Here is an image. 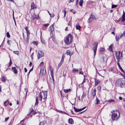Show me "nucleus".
Instances as JSON below:
<instances>
[{"mask_svg":"<svg viewBox=\"0 0 125 125\" xmlns=\"http://www.w3.org/2000/svg\"><path fill=\"white\" fill-rule=\"evenodd\" d=\"M73 40V37L72 36L69 34L64 38V41L66 44L69 45L72 43Z\"/></svg>","mask_w":125,"mask_h":125,"instance_id":"1","label":"nucleus"},{"mask_svg":"<svg viewBox=\"0 0 125 125\" xmlns=\"http://www.w3.org/2000/svg\"><path fill=\"white\" fill-rule=\"evenodd\" d=\"M120 116V114L119 111L117 110H116L113 111L112 114V119L113 120L115 119V118H117Z\"/></svg>","mask_w":125,"mask_h":125,"instance_id":"2","label":"nucleus"},{"mask_svg":"<svg viewBox=\"0 0 125 125\" xmlns=\"http://www.w3.org/2000/svg\"><path fill=\"white\" fill-rule=\"evenodd\" d=\"M47 92L44 91L41 92L39 95V99L41 101L42 98L44 99L46 98L47 96Z\"/></svg>","mask_w":125,"mask_h":125,"instance_id":"3","label":"nucleus"},{"mask_svg":"<svg viewBox=\"0 0 125 125\" xmlns=\"http://www.w3.org/2000/svg\"><path fill=\"white\" fill-rule=\"evenodd\" d=\"M122 81V79L121 78H120L117 80L116 82V85L118 86L122 87V85L123 84Z\"/></svg>","mask_w":125,"mask_h":125,"instance_id":"4","label":"nucleus"},{"mask_svg":"<svg viewBox=\"0 0 125 125\" xmlns=\"http://www.w3.org/2000/svg\"><path fill=\"white\" fill-rule=\"evenodd\" d=\"M116 52V56L118 62L120 61V59L121 58L122 53H121L120 51H118V52Z\"/></svg>","mask_w":125,"mask_h":125,"instance_id":"5","label":"nucleus"},{"mask_svg":"<svg viewBox=\"0 0 125 125\" xmlns=\"http://www.w3.org/2000/svg\"><path fill=\"white\" fill-rule=\"evenodd\" d=\"M98 44V42H96L94 43V44H93V45H94V47L93 48V49L94 50V56H95L96 54Z\"/></svg>","mask_w":125,"mask_h":125,"instance_id":"6","label":"nucleus"},{"mask_svg":"<svg viewBox=\"0 0 125 125\" xmlns=\"http://www.w3.org/2000/svg\"><path fill=\"white\" fill-rule=\"evenodd\" d=\"M44 56L43 52L41 51H39L38 52V58L39 59Z\"/></svg>","mask_w":125,"mask_h":125,"instance_id":"7","label":"nucleus"},{"mask_svg":"<svg viewBox=\"0 0 125 125\" xmlns=\"http://www.w3.org/2000/svg\"><path fill=\"white\" fill-rule=\"evenodd\" d=\"M51 77L52 78H50V84L51 86V85H53L54 84V76H53V77L51 76Z\"/></svg>","mask_w":125,"mask_h":125,"instance_id":"8","label":"nucleus"},{"mask_svg":"<svg viewBox=\"0 0 125 125\" xmlns=\"http://www.w3.org/2000/svg\"><path fill=\"white\" fill-rule=\"evenodd\" d=\"M86 108V107H84L82 108L78 109L76 108L75 107H73V109L74 111L76 112H78L81 111L83 110L84 108Z\"/></svg>","mask_w":125,"mask_h":125,"instance_id":"9","label":"nucleus"},{"mask_svg":"<svg viewBox=\"0 0 125 125\" xmlns=\"http://www.w3.org/2000/svg\"><path fill=\"white\" fill-rule=\"evenodd\" d=\"M46 74V71L45 70L44 71V69H41L40 74L42 76L45 75Z\"/></svg>","mask_w":125,"mask_h":125,"instance_id":"10","label":"nucleus"},{"mask_svg":"<svg viewBox=\"0 0 125 125\" xmlns=\"http://www.w3.org/2000/svg\"><path fill=\"white\" fill-rule=\"evenodd\" d=\"M30 112L29 114L27 115V116H28L30 115L31 113H32L33 115H35L36 114V113L35 112H34V110L32 108H30Z\"/></svg>","mask_w":125,"mask_h":125,"instance_id":"11","label":"nucleus"},{"mask_svg":"<svg viewBox=\"0 0 125 125\" xmlns=\"http://www.w3.org/2000/svg\"><path fill=\"white\" fill-rule=\"evenodd\" d=\"M102 57H103V60L104 61H106L108 58V56H107L104 54H103L102 55Z\"/></svg>","mask_w":125,"mask_h":125,"instance_id":"12","label":"nucleus"},{"mask_svg":"<svg viewBox=\"0 0 125 125\" xmlns=\"http://www.w3.org/2000/svg\"><path fill=\"white\" fill-rule=\"evenodd\" d=\"M27 38L24 40V44H28L29 43V37L28 36V34H27Z\"/></svg>","mask_w":125,"mask_h":125,"instance_id":"13","label":"nucleus"},{"mask_svg":"<svg viewBox=\"0 0 125 125\" xmlns=\"http://www.w3.org/2000/svg\"><path fill=\"white\" fill-rule=\"evenodd\" d=\"M117 64L121 71L122 72L124 73L125 74V72L124 71V70L122 69V68L121 67L118 62H117Z\"/></svg>","mask_w":125,"mask_h":125,"instance_id":"14","label":"nucleus"},{"mask_svg":"<svg viewBox=\"0 0 125 125\" xmlns=\"http://www.w3.org/2000/svg\"><path fill=\"white\" fill-rule=\"evenodd\" d=\"M92 16V13L90 15V17L88 19V22L89 23H90V22H92L93 21V18H92L91 16Z\"/></svg>","mask_w":125,"mask_h":125,"instance_id":"15","label":"nucleus"},{"mask_svg":"<svg viewBox=\"0 0 125 125\" xmlns=\"http://www.w3.org/2000/svg\"><path fill=\"white\" fill-rule=\"evenodd\" d=\"M31 9H34V8H37V6L36 7L35 5L34 4V3L32 2L31 3Z\"/></svg>","mask_w":125,"mask_h":125,"instance_id":"16","label":"nucleus"},{"mask_svg":"<svg viewBox=\"0 0 125 125\" xmlns=\"http://www.w3.org/2000/svg\"><path fill=\"white\" fill-rule=\"evenodd\" d=\"M54 24L52 25L49 28V30L51 32L53 29Z\"/></svg>","mask_w":125,"mask_h":125,"instance_id":"17","label":"nucleus"},{"mask_svg":"<svg viewBox=\"0 0 125 125\" xmlns=\"http://www.w3.org/2000/svg\"><path fill=\"white\" fill-rule=\"evenodd\" d=\"M12 69L13 70L15 74H16L17 73L18 71L15 67H12Z\"/></svg>","mask_w":125,"mask_h":125,"instance_id":"18","label":"nucleus"},{"mask_svg":"<svg viewBox=\"0 0 125 125\" xmlns=\"http://www.w3.org/2000/svg\"><path fill=\"white\" fill-rule=\"evenodd\" d=\"M68 123L70 124H72L73 123V121L72 118H69L68 120Z\"/></svg>","mask_w":125,"mask_h":125,"instance_id":"19","label":"nucleus"},{"mask_svg":"<svg viewBox=\"0 0 125 125\" xmlns=\"http://www.w3.org/2000/svg\"><path fill=\"white\" fill-rule=\"evenodd\" d=\"M95 85H97L100 82V81L96 79H95Z\"/></svg>","mask_w":125,"mask_h":125,"instance_id":"20","label":"nucleus"},{"mask_svg":"<svg viewBox=\"0 0 125 125\" xmlns=\"http://www.w3.org/2000/svg\"><path fill=\"white\" fill-rule=\"evenodd\" d=\"M56 111L59 112V113H62V114H65L67 115H68V114H67V113H66L64 112H63V111H60L59 110H57V109L56 110Z\"/></svg>","mask_w":125,"mask_h":125,"instance_id":"21","label":"nucleus"},{"mask_svg":"<svg viewBox=\"0 0 125 125\" xmlns=\"http://www.w3.org/2000/svg\"><path fill=\"white\" fill-rule=\"evenodd\" d=\"M100 101L96 97V100L95 101V104H98L99 103Z\"/></svg>","mask_w":125,"mask_h":125,"instance_id":"22","label":"nucleus"},{"mask_svg":"<svg viewBox=\"0 0 125 125\" xmlns=\"http://www.w3.org/2000/svg\"><path fill=\"white\" fill-rule=\"evenodd\" d=\"M37 15L36 14H34L33 15H32L31 19L32 20H34L36 18Z\"/></svg>","mask_w":125,"mask_h":125,"instance_id":"23","label":"nucleus"},{"mask_svg":"<svg viewBox=\"0 0 125 125\" xmlns=\"http://www.w3.org/2000/svg\"><path fill=\"white\" fill-rule=\"evenodd\" d=\"M108 102H110V103H113L115 102V101L113 100L110 99L108 100Z\"/></svg>","mask_w":125,"mask_h":125,"instance_id":"24","label":"nucleus"},{"mask_svg":"<svg viewBox=\"0 0 125 125\" xmlns=\"http://www.w3.org/2000/svg\"><path fill=\"white\" fill-rule=\"evenodd\" d=\"M25 29L26 30V31L27 33V34H28V36L29 35V31L28 30V28L27 27H26L25 28Z\"/></svg>","mask_w":125,"mask_h":125,"instance_id":"25","label":"nucleus"},{"mask_svg":"<svg viewBox=\"0 0 125 125\" xmlns=\"http://www.w3.org/2000/svg\"><path fill=\"white\" fill-rule=\"evenodd\" d=\"M79 70L78 69L74 68L73 69L72 72L73 73H75L78 71Z\"/></svg>","mask_w":125,"mask_h":125,"instance_id":"26","label":"nucleus"},{"mask_svg":"<svg viewBox=\"0 0 125 125\" xmlns=\"http://www.w3.org/2000/svg\"><path fill=\"white\" fill-rule=\"evenodd\" d=\"M105 50L104 48H101L99 50V51L100 52H104Z\"/></svg>","mask_w":125,"mask_h":125,"instance_id":"27","label":"nucleus"},{"mask_svg":"<svg viewBox=\"0 0 125 125\" xmlns=\"http://www.w3.org/2000/svg\"><path fill=\"white\" fill-rule=\"evenodd\" d=\"M50 71H51V76L52 77H53V76H54L53 73V71L52 68H51L50 69Z\"/></svg>","mask_w":125,"mask_h":125,"instance_id":"28","label":"nucleus"},{"mask_svg":"<svg viewBox=\"0 0 125 125\" xmlns=\"http://www.w3.org/2000/svg\"><path fill=\"white\" fill-rule=\"evenodd\" d=\"M76 29L79 30L80 29V26L78 24H77L76 26Z\"/></svg>","mask_w":125,"mask_h":125,"instance_id":"29","label":"nucleus"},{"mask_svg":"<svg viewBox=\"0 0 125 125\" xmlns=\"http://www.w3.org/2000/svg\"><path fill=\"white\" fill-rule=\"evenodd\" d=\"M83 0H80L79 3V4L80 6H82L83 5Z\"/></svg>","mask_w":125,"mask_h":125,"instance_id":"30","label":"nucleus"},{"mask_svg":"<svg viewBox=\"0 0 125 125\" xmlns=\"http://www.w3.org/2000/svg\"><path fill=\"white\" fill-rule=\"evenodd\" d=\"M71 91L70 89H64V91L65 93H68L69 92Z\"/></svg>","mask_w":125,"mask_h":125,"instance_id":"31","label":"nucleus"},{"mask_svg":"<svg viewBox=\"0 0 125 125\" xmlns=\"http://www.w3.org/2000/svg\"><path fill=\"white\" fill-rule=\"evenodd\" d=\"M112 45H111L109 47V50L111 52H113V50L112 49Z\"/></svg>","mask_w":125,"mask_h":125,"instance_id":"32","label":"nucleus"},{"mask_svg":"<svg viewBox=\"0 0 125 125\" xmlns=\"http://www.w3.org/2000/svg\"><path fill=\"white\" fill-rule=\"evenodd\" d=\"M64 57L63 56V55L62 57L61 60L60 62V64H62V63L63 62V60H64Z\"/></svg>","mask_w":125,"mask_h":125,"instance_id":"33","label":"nucleus"},{"mask_svg":"<svg viewBox=\"0 0 125 125\" xmlns=\"http://www.w3.org/2000/svg\"><path fill=\"white\" fill-rule=\"evenodd\" d=\"M9 103V102L8 101H6L4 103V105L5 106H6L8 105Z\"/></svg>","mask_w":125,"mask_h":125,"instance_id":"34","label":"nucleus"},{"mask_svg":"<svg viewBox=\"0 0 125 125\" xmlns=\"http://www.w3.org/2000/svg\"><path fill=\"white\" fill-rule=\"evenodd\" d=\"M38 103V97H36V102H35V105H37Z\"/></svg>","mask_w":125,"mask_h":125,"instance_id":"35","label":"nucleus"},{"mask_svg":"<svg viewBox=\"0 0 125 125\" xmlns=\"http://www.w3.org/2000/svg\"><path fill=\"white\" fill-rule=\"evenodd\" d=\"M62 12H63L64 13V17L65 18V17L66 16V11L64 9L62 10Z\"/></svg>","mask_w":125,"mask_h":125,"instance_id":"36","label":"nucleus"},{"mask_svg":"<svg viewBox=\"0 0 125 125\" xmlns=\"http://www.w3.org/2000/svg\"><path fill=\"white\" fill-rule=\"evenodd\" d=\"M6 80V78L4 76H3L2 79V81L3 82H5Z\"/></svg>","mask_w":125,"mask_h":125,"instance_id":"37","label":"nucleus"},{"mask_svg":"<svg viewBox=\"0 0 125 125\" xmlns=\"http://www.w3.org/2000/svg\"><path fill=\"white\" fill-rule=\"evenodd\" d=\"M48 12V13L49 14V15H50V17H51L53 18L54 16V14H51L49 12V11H47Z\"/></svg>","mask_w":125,"mask_h":125,"instance_id":"38","label":"nucleus"},{"mask_svg":"<svg viewBox=\"0 0 125 125\" xmlns=\"http://www.w3.org/2000/svg\"><path fill=\"white\" fill-rule=\"evenodd\" d=\"M96 91V89H94V91L93 93V96H94L95 95Z\"/></svg>","mask_w":125,"mask_h":125,"instance_id":"39","label":"nucleus"},{"mask_svg":"<svg viewBox=\"0 0 125 125\" xmlns=\"http://www.w3.org/2000/svg\"><path fill=\"white\" fill-rule=\"evenodd\" d=\"M117 5H115L114 4H113L112 6V8H116Z\"/></svg>","mask_w":125,"mask_h":125,"instance_id":"40","label":"nucleus"},{"mask_svg":"<svg viewBox=\"0 0 125 125\" xmlns=\"http://www.w3.org/2000/svg\"><path fill=\"white\" fill-rule=\"evenodd\" d=\"M45 123L43 121H42L40 122L39 125H43Z\"/></svg>","mask_w":125,"mask_h":125,"instance_id":"41","label":"nucleus"},{"mask_svg":"<svg viewBox=\"0 0 125 125\" xmlns=\"http://www.w3.org/2000/svg\"><path fill=\"white\" fill-rule=\"evenodd\" d=\"M125 35V31H124L123 34L121 35L120 37L121 38L123 36H124Z\"/></svg>","mask_w":125,"mask_h":125,"instance_id":"42","label":"nucleus"},{"mask_svg":"<svg viewBox=\"0 0 125 125\" xmlns=\"http://www.w3.org/2000/svg\"><path fill=\"white\" fill-rule=\"evenodd\" d=\"M67 55H69L71 56V52L69 50H68L67 51Z\"/></svg>","mask_w":125,"mask_h":125,"instance_id":"43","label":"nucleus"},{"mask_svg":"<svg viewBox=\"0 0 125 125\" xmlns=\"http://www.w3.org/2000/svg\"><path fill=\"white\" fill-rule=\"evenodd\" d=\"M6 36L8 38H9L10 37V35L9 34V32H8L6 33Z\"/></svg>","mask_w":125,"mask_h":125,"instance_id":"44","label":"nucleus"},{"mask_svg":"<svg viewBox=\"0 0 125 125\" xmlns=\"http://www.w3.org/2000/svg\"><path fill=\"white\" fill-rule=\"evenodd\" d=\"M13 52L16 54L18 55L19 54V52L18 51H14Z\"/></svg>","mask_w":125,"mask_h":125,"instance_id":"45","label":"nucleus"},{"mask_svg":"<svg viewBox=\"0 0 125 125\" xmlns=\"http://www.w3.org/2000/svg\"><path fill=\"white\" fill-rule=\"evenodd\" d=\"M41 40V42L43 44H45V42L44 41V40L43 39H42Z\"/></svg>","mask_w":125,"mask_h":125,"instance_id":"46","label":"nucleus"},{"mask_svg":"<svg viewBox=\"0 0 125 125\" xmlns=\"http://www.w3.org/2000/svg\"><path fill=\"white\" fill-rule=\"evenodd\" d=\"M12 64L11 61V59H10V62L9 64V66H10Z\"/></svg>","mask_w":125,"mask_h":125,"instance_id":"47","label":"nucleus"},{"mask_svg":"<svg viewBox=\"0 0 125 125\" xmlns=\"http://www.w3.org/2000/svg\"><path fill=\"white\" fill-rule=\"evenodd\" d=\"M119 38V36H116L115 39L117 41L118 40Z\"/></svg>","mask_w":125,"mask_h":125,"instance_id":"48","label":"nucleus"},{"mask_svg":"<svg viewBox=\"0 0 125 125\" xmlns=\"http://www.w3.org/2000/svg\"><path fill=\"white\" fill-rule=\"evenodd\" d=\"M91 17H92V18H93V19H95V20L96 19L94 16V15H93L92 14V16H91Z\"/></svg>","mask_w":125,"mask_h":125,"instance_id":"49","label":"nucleus"},{"mask_svg":"<svg viewBox=\"0 0 125 125\" xmlns=\"http://www.w3.org/2000/svg\"><path fill=\"white\" fill-rule=\"evenodd\" d=\"M101 87L100 86H99L97 87V89L99 91L101 90Z\"/></svg>","mask_w":125,"mask_h":125,"instance_id":"50","label":"nucleus"},{"mask_svg":"<svg viewBox=\"0 0 125 125\" xmlns=\"http://www.w3.org/2000/svg\"><path fill=\"white\" fill-rule=\"evenodd\" d=\"M49 24L48 23L47 24H44L43 25V26H45V27H47L48 25H49Z\"/></svg>","mask_w":125,"mask_h":125,"instance_id":"51","label":"nucleus"},{"mask_svg":"<svg viewBox=\"0 0 125 125\" xmlns=\"http://www.w3.org/2000/svg\"><path fill=\"white\" fill-rule=\"evenodd\" d=\"M43 62H42L40 64V66H42V65H43Z\"/></svg>","mask_w":125,"mask_h":125,"instance_id":"52","label":"nucleus"},{"mask_svg":"<svg viewBox=\"0 0 125 125\" xmlns=\"http://www.w3.org/2000/svg\"><path fill=\"white\" fill-rule=\"evenodd\" d=\"M9 118V117H8L7 118H5V121H6V122L8 120Z\"/></svg>","mask_w":125,"mask_h":125,"instance_id":"53","label":"nucleus"},{"mask_svg":"<svg viewBox=\"0 0 125 125\" xmlns=\"http://www.w3.org/2000/svg\"><path fill=\"white\" fill-rule=\"evenodd\" d=\"M85 82V78H84L83 80V81L82 83H81V84H83V83L84 82Z\"/></svg>","mask_w":125,"mask_h":125,"instance_id":"54","label":"nucleus"},{"mask_svg":"<svg viewBox=\"0 0 125 125\" xmlns=\"http://www.w3.org/2000/svg\"><path fill=\"white\" fill-rule=\"evenodd\" d=\"M13 19L14 21L15 24V25H16V21H15V19L14 16H13Z\"/></svg>","mask_w":125,"mask_h":125,"instance_id":"55","label":"nucleus"},{"mask_svg":"<svg viewBox=\"0 0 125 125\" xmlns=\"http://www.w3.org/2000/svg\"><path fill=\"white\" fill-rule=\"evenodd\" d=\"M33 44L36 45H38V44L37 43V42H33Z\"/></svg>","mask_w":125,"mask_h":125,"instance_id":"56","label":"nucleus"},{"mask_svg":"<svg viewBox=\"0 0 125 125\" xmlns=\"http://www.w3.org/2000/svg\"><path fill=\"white\" fill-rule=\"evenodd\" d=\"M43 103L44 104V107H45L46 106V102L45 101L43 102Z\"/></svg>","mask_w":125,"mask_h":125,"instance_id":"57","label":"nucleus"},{"mask_svg":"<svg viewBox=\"0 0 125 125\" xmlns=\"http://www.w3.org/2000/svg\"><path fill=\"white\" fill-rule=\"evenodd\" d=\"M32 65V63L31 62L29 64V66L30 67H31Z\"/></svg>","mask_w":125,"mask_h":125,"instance_id":"58","label":"nucleus"},{"mask_svg":"<svg viewBox=\"0 0 125 125\" xmlns=\"http://www.w3.org/2000/svg\"><path fill=\"white\" fill-rule=\"evenodd\" d=\"M65 31H68V28L67 27H66V28L65 29Z\"/></svg>","mask_w":125,"mask_h":125,"instance_id":"59","label":"nucleus"},{"mask_svg":"<svg viewBox=\"0 0 125 125\" xmlns=\"http://www.w3.org/2000/svg\"><path fill=\"white\" fill-rule=\"evenodd\" d=\"M24 70L25 72H26L27 71V69L26 68H24Z\"/></svg>","mask_w":125,"mask_h":125,"instance_id":"60","label":"nucleus"},{"mask_svg":"<svg viewBox=\"0 0 125 125\" xmlns=\"http://www.w3.org/2000/svg\"><path fill=\"white\" fill-rule=\"evenodd\" d=\"M74 0H70L69 1V3H70V2H73V1Z\"/></svg>","mask_w":125,"mask_h":125,"instance_id":"61","label":"nucleus"},{"mask_svg":"<svg viewBox=\"0 0 125 125\" xmlns=\"http://www.w3.org/2000/svg\"><path fill=\"white\" fill-rule=\"evenodd\" d=\"M79 74H81L82 75H83V73L82 72L80 71L79 72Z\"/></svg>","mask_w":125,"mask_h":125,"instance_id":"62","label":"nucleus"},{"mask_svg":"<svg viewBox=\"0 0 125 125\" xmlns=\"http://www.w3.org/2000/svg\"><path fill=\"white\" fill-rule=\"evenodd\" d=\"M38 16H39V15H38V17H36V18L35 19H36V20H37H37H38V19H39V17Z\"/></svg>","mask_w":125,"mask_h":125,"instance_id":"63","label":"nucleus"},{"mask_svg":"<svg viewBox=\"0 0 125 125\" xmlns=\"http://www.w3.org/2000/svg\"><path fill=\"white\" fill-rule=\"evenodd\" d=\"M10 41L9 40H8L7 41V43L8 44L10 45V44L9 43Z\"/></svg>","mask_w":125,"mask_h":125,"instance_id":"64","label":"nucleus"}]
</instances>
